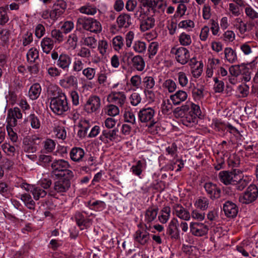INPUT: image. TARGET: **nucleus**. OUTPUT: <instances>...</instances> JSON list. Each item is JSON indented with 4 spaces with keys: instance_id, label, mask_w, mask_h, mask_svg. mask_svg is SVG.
<instances>
[{
    "instance_id": "23",
    "label": "nucleus",
    "mask_w": 258,
    "mask_h": 258,
    "mask_svg": "<svg viewBox=\"0 0 258 258\" xmlns=\"http://www.w3.org/2000/svg\"><path fill=\"white\" fill-rule=\"evenodd\" d=\"M187 98V93L182 90H179L170 96V99L174 105L180 104L181 102L184 101Z\"/></svg>"
},
{
    "instance_id": "22",
    "label": "nucleus",
    "mask_w": 258,
    "mask_h": 258,
    "mask_svg": "<svg viewBox=\"0 0 258 258\" xmlns=\"http://www.w3.org/2000/svg\"><path fill=\"white\" fill-rule=\"evenodd\" d=\"M71 63V58L70 56L64 53H61L57 60V66L63 69V70H68Z\"/></svg>"
},
{
    "instance_id": "18",
    "label": "nucleus",
    "mask_w": 258,
    "mask_h": 258,
    "mask_svg": "<svg viewBox=\"0 0 258 258\" xmlns=\"http://www.w3.org/2000/svg\"><path fill=\"white\" fill-rule=\"evenodd\" d=\"M177 226L178 221L175 218L172 219L169 223L167 233L170 236L172 239H178L179 238V230Z\"/></svg>"
},
{
    "instance_id": "40",
    "label": "nucleus",
    "mask_w": 258,
    "mask_h": 258,
    "mask_svg": "<svg viewBox=\"0 0 258 258\" xmlns=\"http://www.w3.org/2000/svg\"><path fill=\"white\" fill-rule=\"evenodd\" d=\"M75 218L77 225L81 229H83L85 227H86L87 220L81 213L80 212H76Z\"/></svg>"
},
{
    "instance_id": "38",
    "label": "nucleus",
    "mask_w": 258,
    "mask_h": 258,
    "mask_svg": "<svg viewBox=\"0 0 258 258\" xmlns=\"http://www.w3.org/2000/svg\"><path fill=\"white\" fill-rule=\"evenodd\" d=\"M4 152L9 156L13 157L15 156L16 149L14 145L10 143H5L2 145Z\"/></svg>"
},
{
    "instance_id": "16",
    "label": "nucleus",
    "mask_w": 258,
    "mask_h": 258,
    "mask_svg": "<svg viewBox=\"0 0 258 258\" xmlns=\"http://www.w3.org/2000/svg\"><path fill=\"white\" fill-rule=\"evenodd\" d=\"M223 209L225 215L229 218L236 217L238 212V208L236 205L229 201L224 204Z\"/></svg>"
},
{
    "instance_id": "44",
    "label": "nucleus",
    "mask_w": 258,
    "mask_h": 258,
    "mask_svg": "<svg viewBox=\"0 0 258 258\" xmlns=\"http://www.w3.org/2000/svg\"><path fill=\"white\" fill-rule=\"evenodd\" d=\"M239 178H240V179L236 181L235 184H236V188L238 190L241 191L247 186L248 183V180L247 177L244 178L242 176L241 172V173H239Z\"/></svg>"
},
{
    "instance_id": "34",
    "label": "nucleus",
    "mask_w": 258,
    "mask_h": 258,
    "mask_svg": "<svg viewBox=\"0 0 258 258\" xmlns=\"http://www.w3.org/2000/svg\"><path fill=\"white\" fill-rule=\"evenodd\" d=\"M181 121L184 125L192 126L197 121V117L196 115H193L190 112H189L187 114H185V116H183Z\"/></svg>"
},
{
    "instance_id": "31",
    "label": "nucleus",
    "mask_w": 258,
    "mask_h": 258,
    "mask_svg": "<svg viewBox=\"0 0 258 258\" xmlns=\"http://www.w3.org/2000/svg\"><path fill=\"white\" fill-rule=\"evenodd\" d=\"M20 199L24 202L25 205L29 209L34 210L35 203L32 199L30 195L24 194L20 195Z\"/></svg>"
},
{
    "instance_id": "8",
    "label": "nucleus",
    "mask_w": 258,
    "mask_h": 258,
    "mask_svg": "<svg viewBox=\"0 0 258 258\" xmlns=\"http://www.w3.org/2000/svg\"><path fill=\"white\" fill-rule=\"evenodd\" d=\"M155 115V110L151 107L143 108L138 113V117L142 122H149V126H152L154 125L155 121L154 120V116Z\"/></svg>"
},
{
    "instance_id": "37",
    "label": "nucleus",
    "mask_w": 258,
    "mask_h": 258,
    "mask_svg": "<svg viewBox=\"0 0 258 258\" xmlns=\"http://www.w3.org/2000/svg\"><path fill=\"white\" fill-rule=\"evenodd\" d=\"M79 126L80 129L78 132V136L80 138L85 137L87 133V132L90 128V125L89 121L84 120L80 123Z\"/></svg>"
},
{
    "instance_id": "12",
    "label": "nucleus",
    "mask_w": 258,
    "mask_h": 258,
    "mask_svg": "<svg viewBox=\"0 0 258 258\" xmlns=\"http://www.w3.org/2000/svg\"><path fill=\"white\" fill-rule=\"evenodd\" d=\"M190 229L192 235L196 236H203L208 233L209 227L202 223L191 222L190 224Z\"/></svg>"
},
{
    "instance_id": "30",
    "label": "nucleus",
    "mask_w": 258,
    "mask_h": 258,
    "mask_svg": "<svg viewBox=\"0 0 258 258\" xmlns=\"http://www.w3.org/2000/svg\"><path fill=\"white\" fill-rule=\"evenodd\" d=\"M22 149L23 151L28 154L35 153L37 150V146H34L29 139H24L23 142Z\"/></svg>"
},
{
    "instance_id": "13",
    "label": "nucleus",
    "mask_w": 258,
    "mask_h": 258,
    "mask_svg": "<svg viewBox=\"0 0 258 258\" xmlns=\"http://www.w3.org/2000/svg\"><path fill=\"white\" fill-rule=\"evenodd\" d=\"M204 188L212 200L219 199L221 196V189L216 184L211 182H206L204 184Z\"/></svg>"
},
{
    "instance_id": "49",
    "label": "nucleus",
    "mask_w": 258,
    "mask_h": 258,
    "mask_svg": "<svg viewBox=\"0 0 258 258\" xmlns=\"http://www.w3.org/2000/svg\"><path fill=\"white\" fill-rule=\"evenodd\" d=\"M28 120L30 122L31 126L32 128L38 129L40 126V121L38 116L34 114H31L28 118Z\"/></svg>"
},
{
    "instance_id": "63",
    "label": "nucleus",
    "mask_w": 258,
    "mask_h": 258,
    "mask_svg": "<svg viewBox=\"0 0 258 258\" xmlns=\"http://www.w3.org/2000/svg\"><path fill=\"white\" fill-rule=\"evenodd\" d=\"M98 49L99 50L100 53L104 55L107 51V50L108 48V43L105 40H100L98 42Z\"/></svg>"
},
{
    "instance_id": "59",
    "label": "nucleus",
    "mask_w": 258,
    "mask_h": 258,
    "mask_svg": "<svg viewBox=\"0 0 258 258\" xmlns=\"http://www.w3.org/2000/svg\"><path fill=\"white\" fill-rule=\"evenodd\" d=\"M159 48L158 43L157 42H152L150 43L149 48V57L150 58L152 57L157 52Z\"/></svg>"
},
{
    "instance_id": "61",
    "label": "nucleus",
    "mask_w": 258,
    "mask_h": 258,
    "mask_svg": "<svg viewBox=\"0 0 258 258\" xmlns=\"http://www.w3.org/2000/svg\"><path fill=\"white\" fill-rule=\"evenodd\" d=\"M179 84L182 87L185 86L188 83V79L185 73L180 72L177 74Z\"/></svg>"
},
{
    "instance_id": "4",
    "label": "nucleus",
    "mask_w": 258,
    "mask_h": 258,
    "mask_svg": "<svg viewBox=\"0 0 258 258\" xmlns=\"http://www.w3.org/2000/svg\"><path fill=\"white\" fill-rule=\"evenodd\" d=\"M50 107L52 112L57 115H62L69 110V107L66 96L61 94L51 98Z\"/></svg>"
},
{
    "instance_id": "62",
    "label": "nucleus",
    "mask_w": 258,
    "mask_h": 258,
    "mask_svg": "<svg viewBox=\"0 0 258 258\" xmlns=\"http://www.w3.org/2000/svg\"><path fill=\"white\" fill-rule=\"evenodd\" d=\"M138 2L137 0H127L125 5V8L127 11L134 12L137 7Z\"/></svg>"
},
{
    "instance_id": "46",
    "label": "nucleus",
    "mask_w": 258,
    "mask_h": 258,
    "mask_svg": "<svg viewBox=\"0 0 258 258\" xmlns=\"http://www.w3.org/2000/svg\"><path fill=\"white\" fill-rule=\"evenodd\" d=\"M51 36L54 39L55 43H60L64 40V36L62 32L58 29H53L51 32Z\"/></svg>"
},
{
    "instance_id": "56",
    "label": "nucleus",
    "mask_w": 258,
    "mask_h": 258,
    "mask_svg": "<svg viewBox=\"0 0 258 258\" xmlns=\"http://www.w3.org/2000/svg\"><path fill=\"white\" fill-rule=\"evenodd\" d=\"M245 13L250 19L254 20L258 18V13L249 5L245 8Z\"/></svg>"
},
{
    "instance_id": "58",
    "label": "nucleus",
    "mask_w": 258,
    "mask_h": 258,
    "mask_svg": "<svg viewBox=\"0 0 258 258\" xmlns=\"http://www.w3.org/2000/svg\"><path fill=\"white\" fill-rule=\"evenodd\" d=\"M83 44L91 48H95L97 45V40L93 37H87L84 39Z\"/></svg>"
},
{
    "instance_id": "45",
    "label": "nucleus",
    "mask_w": 258,
    "mask_h": 258,
    "mask_svg": "<svg viewBox=\"0 0 258 258\" xmlns=\"http://www.w3.org/2000/svg\"><path fill=\"white\" fill-rule=\"evenodd\" d=\"M124 39L120 35H117L112 39L113 46L115 50H119L121 49L124 45Z\"/></svg>"
},
{
    "instance_id": "51",
    "label": "nucleus",
    "mask_w": 258,
    "mask_h": 258,
    "mask_svg": "<svg viewBox=\"0 0 258 258\" xmlns=\"http://www.w3.org/2000/svg\"><path fill=\"white\" fill-rule=\"evenodd\" d=\"M179 41L181 45L188 46L191 43V39L189 35L183 32L179 37Z\"/></svg>"
},
{
    "instance_id": "43",
    "label": "nucleus",
    "mask_w": 258,
    "mask_h": 258,
    "mask_svg": "<svg viewBox=\"0 0 258 258\" xmlns=\"http://www.w3.org/2000/svg\"><path fill=\"white\" fill-rule=\"evenodd\" d=\"M144 90L152 89L155 84L154 79L151 76L145 77L142 81Z\"/></svg>"
},
{
    "instance_id": "2",
    "label": "nucleus",
    "mask_w": 258,
    "mask_h": 258,
    "mask_svg": "<svg viewBox=\"0 0 258 258\" xmlns=\"http://www.w3.org/2000/svg\"><path fill=\"white\" fill-rule=\"evenodd\" d=\"M69 163L63 159L55 160L51 164L52 173L56 177L67 176V178H73V172L68 169Z\"/></svg>"
},
{
    "instance_id": "21",
    "label": "nucleus",
    "mask_w": 258,
    "mask_h": 258,
    "mask_svg": "<svg viewBox=\"0 0 258 258\" xmlns=\"http://www.w3.org/2000/svg\"><path fill=\"white\" fill-rule=\"evenodd\" d=\"M128 64L132 68L141 72L144 70L145 67V61L141 55H137L132 58L130 62H128Z\"/></svg>"
},
{
    "instance_id": "57",
    "label": "nucleus",
    "mask_w": 258,
    "mask_h": 258,
    "mask_svg": "<svg viewBox=\"0 0 258 258\" xmlns=\"http://www.w3.org/2000/svg\"><path fill=\"white\" fill-rule=\"evenodd\" d=\"M163 87L168 90L170 93L173 92L176 89L175 82L171 79L166 80L163 83Z\"/></svg>"
},
{
    "instance_id": "5",
    "label": "nucleus",
    "mask_w": 258,
    "mask_h": 258,
    "mask_svg": "<svg viewBox=\"0 0 258 258\" xmlns=\"http://www.w3.org/2000/svg\"><path fill=\"white\" fill-rule=\"evenodd\" d=\"M58 179L54 182L53 189L48 191V195L51 197H55L56 192H66L70 187L71 179L73 178H67V176L57 177Z\"/></svg>"
},
{
    "instance_id": "19",
    "label": "nucleus",
    "mask_w": 258,
    "mask_h": 258,
    "mask_svg": "<svg viewBox=\"0 0 258 258\" xmlns=\"http://www.w3.org/2000/svg\"><path fill=\"white\" fill-rule=\"evenodd\" d=\"M173 212L180 219L188 221L190 218V215L188 211L181 205L176 204L173 208Z\"/></svg>"
},
{
    "instance_id": "9",
    "label": "nucleus",
    "mask_w": 258,
    "mask_h": 258,
    "mask_svg": "<svg viewBox=\"0 0 258 258\" xmlns=\"http://www.w3.org/2000/svg\"><path fill=\"white\" fill-rule=\"evenodd\" d=\"M67 3L64 0H56L54 1L52 10L51 16L53 21L56 20L66 11Z\"/></svg>"
},
{
    "instance_id": "24",
    "label": "nucleus",
    "mask_w": 258,
    "mask_h": 258,
    "mask_svg": "<svg viewBox=\"0 0 258 258\" xmlns=\"http://www.w3.org/2000/svg\"><path fill=\"white\" fill-rule=\"evenodd\" d=\"M158 208L155 206L149 207L145 214V222L147 224H150L156 218L158 214Z\"/></svg>"
},
{
    "instance_id": "26",
    "label": "nucleus",
    "mask_w": 258,
    "mask_h": 258,
    "mask_svg": "<svg viewBox=\"0 0 258 258\" xmlns=\"http://www.w3.org/2000/svg\"><path fill=\"white\" fill-rule=\"evenodd\" d=\"M60 85L65 88L75 87L77 85V79L73 76H70L66 79L60 80Z\"/></svg>"
},
{
    "instance_id": "3",
    "label": "nucleus",
    "mask_w": 258,
    "mask_h": 258,
    "mask_svg": "<svg viewBox=\"0 0 258 258\" xmlns=\"http://www.w3.org/2000/svg\"><path fill=\"white\" fill-rule=\"evenodd\" d=\"M77 27L91 32L98 33L102 31L101 23L92 18L81 17L77 19Z\"/></svg>"
},
{
    "instance_id": "36",
    "label": "nucleus",
    "mask_w": 258,
    "mask_h": 258,
    "mask_svg": "<svg viewBox=\"0 0 258 258\" xmlns=\"http://www.w3.org/2000/svg\"><path fill=\"white\" fill-rule=\"evenodd\" d=\"M31 194L33 195L35 200L38 201L40 198H43L47 195V192L41 187L35 186L31 190Z\"/></svg>"
},
{
    "instance_id": "15",
    "label": "nucleus",
    "mask_w": 258,
    "mask_h": 258,
    "mask_svg": "<svg viewBox=\"0 0 258 258\" xmlns=\"http://www.w3.org/2000/svg\"><path fill=\"white\" fill-rule=\"evenodd\" d=\"M22 117V114L20 109L18 107H14L8 110L7 121L8 123L11 126H15L17 124V119Z\"/></svg>"
},
{
    "instance_id": "41",
    "label": "nucleus",
    "mask_w": 258,
    "mask_h": 258,
    "mask_svg": "<svg viewBox=\"0 0 258 258\" xmlns=\"http://www.w3.org/2000/svg\"><path fill=\"white\" fill-rule=\"evenodd\" d=\"M123 119L125 122L130 123L133 125L136 123L135 115L134 112L130 109H126L124 111Z\"/></svg>"
},
{
    "instance_id": "27",
    "label": "nucleus",
    "mask_w": 258,
    "mask_h": 258,
    "mask_svg": "<svg viewBox=\"0 0 258 258\" xmlns=\"http://www.w3.org/2000/svg\"><path fill=\"white\" fill-rule=\"evenodd\" d=\"M54 41L49 37H44L41 42V46L42 50L46 54H48L53 49Z\"/></svg>"
},
{
    "instance_id": "11",
    "label": "nucleus",
    "mask_w": 258,
    "mask_h": 258,
    "mask_svg": "<svg viewBox=\"0 0 258 258\" xmlns=\"http://www.w3.org/2000/svg\"><path fill=\"white\" fill-rule=\"evenodd\" d=\"M101 105L100 98L96 95L91 96L87 100L84 105L85 110L89 113H91L98 110Z\"/></svg>"
},
{
    "instance_id": "32",
    "label": "nucleus",
    "mask_w": 258,
    "mask_h": 258,
    "mask_svg": "<svg viewBox=\"0 0 258 258\" xmlns=\"http://www.w3.org/2000/svg\"><path fill=\"white\" fill-rule=\"evenodd\" d=\"M97 10L98 9L96 7L89 4L78 9V11L81 13L87 15H94L96 14Z\"/></svg>"
},
{
    "instance_id": "64",
    "label": "nucleus",
    "mask_w": 258,
    "mask_h": 258,
    "mask_svg": "<svg viewBox=\"0 0 258 258\" xmlns=\"http://www.w3.org/2000/svg\"><path fill=\"white\" fill-rule=\"evenodd\" d=\"M55 146V142L51 139H47L44 142V148L47 152H52Z\"/></svg>"
},
{
    "instance_id": "60",
    "label": "nucleus",
    "mask_w": 258,
    "mask_h": 258,
    "mask_svg": "<svg viewBox=\"0 0 258 258\" xmlns=\"http://www.w3.org/2000/svg\"><path fill=\"white\" fill-rule=\"evenodd\" d=\"M212 125L215 130L219 132H224L227 128L226 124L218 119L214 120Z\"/></svg>"
},
{
    "instance_id": "50",
    "label": "nucleus",
    "mask_w": 258,
    "mask_h": 258,
    "mask_svg": "<svg viewBox=\"0 0 258 258\" xmlns=\"http://www.w3.org/2000/svg\"><path fill=\"white\" fill-rule=\"evenodd\" d=\"M39 57V52L36 48H32L29 49L27 54V58L28 61L34 62Z\"/></svg>"
},
{
    "instance_id": "1",
    "label": "nucleus",
    "mask_w": 258,
    "mask_h": 258,
    "mask_svg": "<svg viewBox=\"0 0 258 258\" xmlns=\"http://www.w3.org/2000/svg\"><path fill=\"white\" fill-rule=\"evenodd\" d=\"M139 7L134 14L140 22L141 31L145 32L155 26L153 16L163 13L167 7L165 0H138Z\"/></svg>"
},
{
    "instance_id": "17",
    "label": "nucleus",
    "mask_w": 258,
    "mask_h": 258,
    "mask_svg": "<svg viewBox=\"0 0 258 258\" xmlns=\"http://www.w3.org/2000/svg\"><path fill=\"white\" fill-rule=\"evenodd\" d=\"M119 28H127L132 24V19L130 14L123 13L119 15L116 19Z\"/></svg>"
},
{
    "instance_id": "52",
    "label": "nucleus",
    "mask_w": 258,
    "mask_h": 258,
    "mask_svg": "<svg viewBox=\"0 0 258 258\" xmlns=\"http://www.w3.org/2000/svg\"><path fill=\"white\" fill-rule=\"evenodd\" d=\"M134 50L139 53H143L146 49V44L145 42L138 40L135 42L133 46Z\"/></svg>"
},
{
    "instance_id": "47",
    "label": "nucleus",
    "mask_w": 258,
    "mask_h": 258,
    "mask_svg": "<svg viewBox=\"0 0 258 258\" xmlns=\"http://www.w3.org/2000/svg\"><path fill=\"white\" fill-rule=\"evenodd\" d=\"M227 162L229 166L237 167L240 164V158L236 154H233L228 158Z\"/></svg>"
},
{
    "instance_id": "39",
    "label": "nucleus",
    "mask_w": 258,
    "mask_h": 258,
    "mask_svg": "<svg viewBox=\"0 0 258 258\" xmlns=\"http://www.w3.org/2000/svg\"><path fill=\"white\" fill-rule=\"evenodd\" d=\"M161 215L158 217L160 222L165 223L169 218L171 212L170 208L168 206L164 207L161 211Z\"/></svg>"
},
{
    "instance_id": "42",
    "label": "nucleus",
    "mask_w": 258,
    "mask_h": 258,
    "mask_svg": "<svg viewBox=\"0 0 258 258\" xmlns=\"http://www.w3.org/2000/svg\"><path fill=\"white\" fill-rule=\"evenodd\" d=\"M203 91L204 88L203 86H194L191 90L192 97L195 100L201 99L204 97Z\"/></svg>"
},
{
    "instance_id": "54",
    "label": "nucleus",
    "mask_w": 258,
    "mask_h": 258,
    "mask_svg": "<svg viewBox=\"0 0 258 258\" xmlns=\"http://www.w3.org/2000/svg\"><path fill=\"white\" fill-rule=\"evenodd\" d=\"M8 7H0V25H4L9 21V17L7 14Z\"/></svg>"
},
{
    "instance_id": "14",
    "label": "nucleus",
    "mask_w": 258,
    "mask_h": 258,
    "mask_svg": "<svg viewBox=\"0 0 258 258\" xmlns=\"http://www.w3.org/2000/svg\"><path fill=\"white\" fill-rule=\"evenodd\" d=\"M107 100L114 105L122 107L126 100V96L123 92H112L108 96Z\"/></svg>"
},
{
    "instance_id": "28",
    "label": "nucleus",
    "mask_w": 258,
    "mask_h": 258,
    "mask_svg": "<svg viewBox=\"0 0 258 258\" xmlns=\"http://www.w3.org/2000/svg\"><path fill=\"white\" fill-rule=\"evenodd\" d=\"M210 204L209 200L205 197H199L194 204L195 206L202 211L208 209Z\"/></svg>"
},
{
    "instance_id": "55",
    "label": "nucleus",
    "mask_w": 258,
    "mask_h": 258,
    "mask_svg": "<svg viewBox=\"0 0 258 258\" xmlns=\"http://www.w3.org/2000/svg\"><path fill=\"white\" fill-rule=\"evenodd\" d=\"M215 83L214 89L215 92L221 93L223 91L224 88V83L222 80H219L217 77L214 78Z\"/></svg>"
},
{
    "instance_id": "29",
    "label": "nucleus",
    "mask_w": 258,
    "mask_h": 258,
    "mask_svg": "<svg viewBox=\"0 0 258 258\" xmlns=\"http://www.w3.org/2000/svg\"><path fill=\"white\" fill-rule=\"evenodd\" d=\"M117 131V129L103 130L102 135L100 137V139L103 142H105L107 139L112 141L116 138Z\"/></svg>"
},
{
    "instance_id": "7",
    "label": "nucleus",
    "mask_w": 258,
    "mask_h": 258,
    "mask_svg": "<svg viewBox=\"0 0 258 258\" xmlns=\"http://www.w3.org/2000/svg\"><path fill=\"white\" fill-rule=\"evenodd\" d=\"M258 197V188L254 184H250L239 198L240 203L249 204L255 201Z\"/></svg>"
},
{
    "instance_id": "35",
    "label": "nucleus",
    "mask_w": 258,
    "mask_h": 258,
    "mask_svg": "<svg viewBox=\"0 0 258 258\" xmlns=\"http://www.w3.org/2000/svg\"><path fill=\"white\" fill-rule=\"evenodd\" d=\"M225 57L228 61L234 63L237 60L235 51L230 47H226L224 49Z\"/></svg>"
},
{
    "instance_id": "48",
    "label": "nucleus",
    "mask_w": 258,
    "mask_h": 258,
    "mask_svg": "<svg viewBox=\"0 0 258 258\" xmlns=\"http://www.w3.org/2000/svg\"><path fill=\"white\" fill-rule=\"evenodd\" d=\"M105 112L110 116H115L119 114V109L116 105L110 104L106 106Z\"/></svg>"
},
{
    "instance_id": "53",
    "label": "nucleus",
    "mask_w": 258,
    "mask_h": 258,
    "mask_svg": "<svg viewBox=\"0 0 258 258\" xmlns=\"http://www.w3.org/2000/svg\"><path fill=\"white\" fill-rule=\"evenodd\" d=\"M241 73L242 80L245 82H249L251 79V72L244 64H241Z\"/></svg>"
},
{
    "instance_id": "25",
    "label": "nucleus",
    "mask_w": 258,
    "mask_h": 258,
    "mask_svg": "<svg viewBox=\"0 0 258 258\" xmlns=\"http://www.w3.org/2000/svg\"><path fill=\"white\" fill-rule=\"evenodd\" d=\"M85 155L83 149L79 147L73 148L70 152V157L72 160L75 162L80 161Z\"/></svg>"
},
{
    "instance_id": "6",
    "label": "nucleus",
    "mask_w": 258,
    "mask_h": 258,
    "mask_svg": "<svg viewBox=\"0 0 258 258\" xmlns=\"http://www.w3.org/2000/svg\"><path fill=\"white\" fill-rule=\"evenodd\" d=\"M239 173H241V171L236 169L231 171H222L219 173L218 178L225 185L235 184L236 181L240 179Z\"/></svg>"
},
{
    "instance_id": "20",
    "label": "nucleus",
    "mask_w": 258,
    "mask_h": 258,
    "mask_svg": "<svg viewBox=\"0 0 258 258\" xmlns=\"http://www.w3.org/2000/svg\"><path fill=\"white\" fill-rule=\"evenodd\" d=\"M135 241L141 245L146 244L150 239L149 233L144 229L138 230L134 234Z\"/></svg>"
},
{
    "instance_id": "10",
    "label": "nucleus",
    "mask_w": 258,
    "mask_h": 258,
    "mask_svg": "<svg viewBox=\"0 0 258 258\" xmlns=\"http://www.w3.org/2000/svg\"><path fill=\"white\" fill-rule=\"evenodd\" d=\"M171 53L175 55L176 60L182 64L186 63L189 59V52L183 47H173Z\"/></svg>"
},
{
    "instance_id": "33",
    "label": "nucleus",
    "mask_w": 258,
    "mask_h": 258,
    "mask_svg": "<svg viewBox=\"0 0 258 258\" xmlns=\"http://www.w3.org/2000/svg\"><path fill=\"white\" fill-rule=\"evenodd\" d=\"M41 91V88L38 83L33 84L30 88L29 95L32 100L36 99L40 95Z\"/></svg>"
}]
</instances>
